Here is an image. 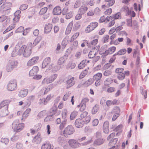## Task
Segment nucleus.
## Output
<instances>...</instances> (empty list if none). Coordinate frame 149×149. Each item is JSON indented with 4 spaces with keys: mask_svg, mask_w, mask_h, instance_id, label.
Returning <instances> with one entry per match:
<instances>
[{
    "mask_svg": "<svg viewBox=\"0 0 149 149\" xmlns=\"http://www.w3.org/2000/svg\"><path fill=\"white\" fill-rule=\"evenodd\" d=\"M46 111L45 110H43L40 112L38 113V116L40 117H42L45 116L46 114Z\"/></svg>",
    "mask_w": 149,
    "mask_h": 149,
    "instance_id": "e2e57ef3",
    "label": "nucleus"
},
{
    "mask_svg": "<svg viewBox=\"0 0 149 149\" xmlns=\"http://www.w3.org/2000/svg\"><path fill=\"white\" fill-rule=\"evenodd\" d=\"M52 28V25L51 24H47L45 25V33L47 34L49 33L51 30Z\"/></svg>",
    "mask_w": 149,
    "mask_h": 149,
    "instance_id": "a878e982",
    "label": "nucleus"
},
{
    "mask_svg": "<svg viewBox=\"0 0 149 149\" xmlns=\"http://www.w3.org/2000/svg\"><path fill=\"white\" fill-rule=\"evenodd\" d=\"M89 61L86 60H83L78 65V67L79 69L83 68L87 64L89 63Z\"/></svg>",
    "mask_w": 149,
    "mask_h": 149,
    "instance_id": "cd10ccee",
    "label": "nucleus"
},
{
    "mask_svg": "<svg viewBox=\"0 0 149 149\" xmlns=\"http://www.w3.org/2000/svg\"><path fill=\"white\" fill-rule=\"evenodd\" d=\"M113 82V80L111 78H107L104 81V84L105 85L110 84Z\"/></svg>",
    "mask_w": 149,
    "mask_h": 149,
    "instance_id": "58836bf2",
    "label": "nucleus"
},
{
    "mask_svg": "<svg viewBox=\"0 0 149 149\" xmlns=\"http://www.w3.org/2000/svg\"><path fill=\"white\" fill-rule=\"evenodd\" d=\"M98 42V40L97 39H95L93 41H92L91 42L90 44H89L90 47L91 48H92V49H94V47H95V45Z\"/></svg>",
    "mask_w": 149,
    "mask_h": 149,
    "instance_id": "e433bc0d",
    "label": "nucleus"
},
{
    "mask_svg": "<svg viewBox=\"0 0 149 149\" xmlns=\"http://www.w3.org/2000/svg\"><path fill=\"white\" fill-rule=\"evenodd\" d=\"M51 59L50 58H46L43 61L42 64V68H47L49 70L51 69L52 68V65H49L50 63Z\"/></svg>",
    "mask_w": 149,
    "mask_h": 149,
    "instance_id": "9d476101",
    "label": "nucleus"
},
{
    "mask_svg": "<svg viewBox=\"0 0 149 149\" xmlns=\"http://www.w3.org/2000/svg\"><path fill=\"white\" fill-rule=\"evenodd\" d=\"M109 22L107 25V26L109 27L112 26L115 23V21L114 19L111 20Z\"/></svg>",
    "mask_w": 149,
    "mask_h": 149,
    "instance_id": "69168bd1",
    "label": "nucleus"
},
{
    "mask_svg": "<svg viewBox=\"0 0 149 149\" xmlns=\"http://www.w3.org/2000/svg\"><path fill=\"white\" fill-rule=\"evenodd\" d=\"M70 93L69 92L66 93L63 97V100L64 101H65L67 100L68 97L70 96Z\"/></svg>",
    "mask_w": 149,
    "mask_h": 149,
    "instance_id": "774afa93",
    "label": "nucleus"
},
{
    "mask_svg": "<svg viewBox=\"0 0 149 149\" xmlns=\"http://www.w3.org/2000/svg\"><path fill=\"white\" fill-rule=\"evenodd\" d=\"M7 88L8 90L10 91H13L15 90L17 88L16 80L15 79L10 80L8 84Z\"/></svg>",
    "mask_w": 149,
    "mask_h": 149,
    "instance_id": "0eeeda50",
    "label": "nucleus"
},
{
    "mask_svg": "<svg viewBox=\"0 0 149 149\" xmlns=\"http://www.w3.org/2000/svg\"><path fill=\"white\" fill-rule=\"evenodd\" d=\"M83 1L85 3L91 6H93L94 4V2L92 0H83Z\"/></svg>",
    "mask_w": 149,
    "mask_h": 149,
    "instance_id": "37998d69",
    "label": "nucleus"
},
{
    "mask_svg": "<svg viewBox=\"0 0 149 149\" xmlns=\"http://www.w3.org/2000/svg\"><path fill=\"white\" fill-rule=\"evenodd\" d=\"M28 7V5L27 4H23L21 5L19 7V9L21 10H26Z\"/></svg>",
    "mask_w": 149,
    "mask_h": 149,
    "instance_id": "4d7b16f0",
    "label": "nucleus"
},
{
    "mask_svg": "<svg viewBox=\"0 0 149 149\" xmlns=\"http://www.w3.org/2000/svg\"><path fill=\"white\" fill-rule=\"evenodd\" d=\"M118 140V139L115 138L111 140L109 143V146H112V147L110 148L109 149H114L115 148V145L116 143Z\"/></svg>",
    "mask_w": 149,
    "mask_h": 149,
    "instance_id": "c85d7f7f",
    "label": "nucleus"
},
{
    "mask_svg": "<svg viewBox=\"0 0 149 149\" xmlns=\"http://www.w3.org/2000/svg\"><path fill=\"white\" fill-rule=\"evenodd\" d=\"M87 9L88 8L86 6L84 5L81 6L79 9L78 12L83 15L85 13Z\"/></svg>",
    "mask_w": 149,
    "mask_h": 149,
    "instance_id": "393cba45",
    "label": "nucleus"
},
{
    "mask_svg": "<svg viewBox=\"0 0 149 149\" xmlns=\"http://www.w3.org/2000/svg\"><path fill=\"white\" fill-rule=\"evenodd\" d=\"M57 141L59 143L60 145H62L65 142V141L64 138L61 136L58 137Z\"/></svg>",
    "mask_w": 149,
    "mask_h": 149,
    "instance_id": "a19ab883",
    "label": "nucleus"
},
{
    "mask_svg": "<svg viewBox=\"0 0 149 149\" xmlns=\"http://www.w3.org/2000/svg\"><path fill=\"white\" fill-rule=\"evenodd\" d=\"M127 52V50L125 49H120L116 53V54L118 55H121L124 54Z\"/></svg>",
    "mask_w": 149,
    "mask_h": 149,
    "instance_id": "ea45409f",
    "label": "nucleus"
},
{
    "mask_svg": "<svg viewBox=\"0 0 149 149\" xmlns=\"http://www.w3.org/2000/svg\"><path fill=\"white\" fill-rule=\"evenodd\" d=\"M78 107H79L80 111H84L86 108V104L81 103L79 105H77Z\"/></svg>",
    "mask_w": 149,
    "mask_h": 149,
    "instance_id": "a18cd8bd",
    "label": "nucleus"
},
{
    "mask_svg": "<svg viewBox=\"0 0 149 149\" xmlns=\"http://www.w3.org/2000/svg\"><path fill=\"white\" fill-rule=\"evenodd\" d=\"M66 60L65 57H61L58 61V64L59 65H62L64 63Z\"/></svg>",
    "mask_w": 149,
    "mask_h": 149,
    "instance_id": "c9c22d12",
    "label": "nucleus"
},
{
    "mask_svg": "<svg viewBox=\"0 0 149 149\" xmlns=\"http://www.w3.org/2000/svg\"><path fill=\"white\" fill-rule=\"evenodd\" d=\"M80 26V23L79 22H77L74 24L73 27V29L77 30L79 28Z\"/></svg>",
    "mask_w": 149,
    "mask_h": 149,
    "instance_id": "680f3d73",
    "label": "nucleus"
},
{
    "mask_svg": "<svg viewBox=\"0 0 149 149\" xmlns=\"http://www.w3.org/2000/svg\"><path fill=\"white\" fill-rule=\"evenodd\" d=\"M11 4L10 2L6 3L3 4L0 7V11L1 12H9L10 8L11 7Z\"/></svg>",
    "mask_w": 149,
    "mask_h": 149,
    "instance_id": "1a4fd4ad",
    "label": "nucleus"
},
{
    "mask_svg": "<svg viewBox=\"0 0 149 149\" xmlns=\"http://www.w3.org/2000/svg\"><path fill=\"white\" fill-rule=\"evenodd\" d=\"M100 46H96V47H94V49H92V50L89 52L88 54V56L89 58H93L95 57L96 54V52L98 49H99Z\"/></svg>",
    "mask_w": 149,
    "mask_h": 149,
    "instance_id": "ddd939ff",
    "label": "nucleus"
},
{
    "mask_svg": "<svg viewBox=\"0 0 149 149\" xmlns=\"http://www.w3.org/2000/svg\"><path fill=\"white\" fill-rule=\"evenodd\" d=\"M61 13V10L59 6H56L53 9V13L54 15H59Z\"/></svg>",
    "mask_w": 149,
    "mask_h": 149,
    "instance_id": "7c9ffc66",
    "label": "nucleus"
},
{
    "mask_svg": "<svg viewBox=\"0 0 149 149\" xmlns=\"http://www.w3.org/2000/svg\"><path fill=\"white\" fill-rule=\"evenodd\" d=\"M77 115V112L76 111H74L72 112L70 114V119L71 120H73Z\"/></svg>",
    "mask_w": 149,
    "mask_h": 149,
    "instance_id": "79ce46f5",
    "label": "nucleus"
},
{
    "mask_svg": "<svg viewBox=\"0 0 149 149\" xmlns=\"http://www.w3.org/2000/svg\"><path fill=\"white\" fill-rule=\"evenodd\" d=\"M73 24V21L71 22L68 24L65 32V34L68 35L70 33Z\"/></svg>",
    "mask_w": 149,
    "mask_h": 149,
    "instance_id": "5701e85b",
    "label": "nucleus"
},
{
    "mask_svg": "<svg viewBox=\"0 0 149 149\" xmlns=\"http://www.w3.org/2000/svg\"><path fill=\"white\" fill-rule=\"evenodd\" d=\"M38 56H34L30 59L27 62L26 65L28 67H31L36 63L39 59Z\"/></svg>",
    "mask_w": 149,
    "mask_h": 149,
    "instance_id": "9b49d317",
    "label": "nucleus"
},
{
    "mask_svg": "<svg viewBox=\"0 0 149 149\" xmlns=\"http://www.w3.org/2000/svg\"><path fill=\"white\" fill-rule=\"evenodd\" d=\"M50 88H43L41 90V93L44 94H46L50 90Z\"/></svg>",
    "mask_w": 149,
    "mask_h": 149,
    "instance_id": "de8ad7c7",
    "label": "nucleus"
},
{
    "mask_svg": "<svg viewBox=\"0 0 149 149\" xmlns=\"http://www.w3.org/2000/svg\"><path fill=\"white\" fill-rule=\"evenodd\" d=\"M57 108L55 107H53L50 110V112L52 113L51 115L47 116L46 118V119H50L51 118H52V116L56 112Z\"/></svg>",
    "mask_w": 149,
    "mask_h": 149,
    "instance_id": "72a5a7b5",
    "label": "nucleus"
},
{
    "mask_svg": "<svg viewBox=\"0 0 149 149\" xmlns=\"http://www.w3.org/2000/svg\"><path fill=\"white\" fill-rule=\"evenodd\" d=\"M116 47L114 46H112L109 48L108 50H106L105 54L107 55L109 54H112L116 50Z\"/></svg>",
    "mask_w": 149,
    "mask_h": 149,
    "instance_id": "bb28decb",
    "label": "nucleus"
},
{
    "mask_svg": "<svg viewBox=\"0 0 149 149\" xmlns=\"http://www.w3.org/2000/svg\"><path fill=\"white\" fill-rule=\"evenodd\" d=\"M112 17L111 16H110L109 17L107 16L106 18L104 16L101 17L99 20V22L100 23H102L104 22H105L106 20V23L107 22H109L110 20L111 19Z\"/></svg>",
    "mask_w": 149,
    "mask_h": 149,
    "instance_id": "c756f323",
    "label": "nucleus"
},
{
    "mask_svg": "<svg viewBox=\"0 0 149 149\" xmlns=\"http://www.w3.org/2000/svg\"><path fill=\"white\" fill-rule=\"evenodd\" d=\"M105 140V139L103 138L97 139L94 141L93 144L95 146H100L103 144Z\"/></svg>",
    "mask_w": 149,
    "mask_h": 149,
    "instance_id": "aec40b11",
    "label": "nucleus"
},
{
    "mask_svg": "<svg viewBox=\"0 0 149 149\" xmlns=\"http://www.w3.org/2000/svg\"><path fill=\"white\" fill-rule=\"evenodd\" d=\"M20 13L21 11L19 10L16 11L14 13L15 17L13 18V20L14 21L17 22L19 20L20 17Z\"/></svg>",
    "mask_w": 149,
    "mask_h": 149,
    "instance_id": "473e14b6",
    "label": "nucleus"
},
{
    "mask_svg": "<svg viewBox=\"0 0 149 149\" xmlns=\"http://www.w3.org/2000/svg\"><path fill=\"white\" fill-rule=\"evenodd\" d=\"M75 131L73 127L71 125H69L66 127L63 132V135L67 138L69 135L72 134Z\"/></svg>",
    "mask_w": 149,
    "mask_h": 149,
    "instance_id": "20e7f679",
    "label": "nucleus"
},
{
    "mask_svg": "<svg viewBox=\"0 0 149 149\" xmlns=\"http://www.w3.org/2000/svg\"><path fill=\"white\" fill-rule=\"evenodd\" d=\"M31 109L30 108L27 109L23 114L22 120H24L28 116L29 114L31 112Z\"/></svg>",
    "mask_w": 149,
    "mask_h": 149,
    "instance_id": "b1692460",
    "label": "nucleus"
},
{
    "mask_svg": "<svg viewBox=\"0 0 149 149\" xmlns=\"http://www.w3.org/2000/svg\"><path fill=\"white\" fill-rule=\"evenodd\" d=\"M122 125H120L117 126L114 129V131L120 132H121V129L122 128Z\"/></svg>",
    "mask_w": 149,
    "mask_h": 149,
    "instance_id": "338daca9",
    "label": "nucleus"
},
{
    "mask_svg": "<svg viewBox=\"0 0 149 149\" xmlns=\"http://www.w3.org/2000/svg\"><path fill=\"white\" fill-rule=\"evenodd\" d=\"M9 140L7 138H2L1 139V142L4 143L6 145H8Z\"/></svg>",
    "mask_w": 149,
    "mask_h": 149,
    "instance_id": "8fccbe9b",
    "label": "nucleus"
},
{
    "mask_svg": "<svg viewBox=\"0 0 149 149\" xmlns=\"http://www.w3.org/2000/svg\"><path fill=\"white\" fill-rule=\"evenodd\" d=\"M102 75L101 73H98L95 74L93 76V79L94 80L95 79L96 80H101L100 79L102 78Z\"/></svg>",
    "mask_w": 149,
    "mask_h": 149,
    "instance_id": "4c0bfd02",
    "label": "nucleus"
},
{
    "mask_svg": "<svg viewBox=\"0 0 149 149\" xmlns=\"http://www.w3.org/2000/svg\"><path fill=\"white\" fill-rule=\"evenodd\" d=\"M57 76V74H55L51 75L49 77L45 78L42 81V84L45 85L52 83L56 79Z\"/></svg>",
    "mask_w": 149,
    "mask_h": 149,
    "instance_id": "39448f33",
    "label": "nucleus"
},
{
    "mask_svg": "<svg viewBox=\"0 0 149 149\" xmlns=\"http://www.w3.org/2000/svg\"><path fill=\"white\" fill-rule=\"evenodd\" d=\"M84 123V121L79 118L76 119L75 122V126L77 128L82 127Z\"/></svg>",
    "mask_w": 149,
    "mask_h": 149,
    "instance_id": "2eb2a0df",
    "label": "nucleus"
},
{
    "mask_svg": "<svg viewBox=\"0 0 149 149\" xmlns=\"http://www.w3.org/2000/svg\"><path fill=\"white\" fill-rule=\"evenodd\" d=\"M28 93V90L27 89L21 90L18 93V96L21 98H23L26 97Z\"/></svg>",
    "mask_w": 149,
    "mask_h": 149,
    "instance_id": "6ab92c4d",
    "label": "nucleus"
},
{
    "mask_svg": "<svg viewBox=\"0 0 149 149\" xmlns=\"http://www.w3.org/2000/svg\"><path fill=\"white\" fill-rule=\"evenodd\" d=\"M15 27V25L14 23L13 24H11L9 26V27L6 29L4 31L3 33H5V31L8 32V31H10V30L14 29Z\"/></svg>",
    "mask_w": 149,
    "mask_h": 149,
    "instance_id": "5fc2aeb1",
    "label": "nucleus"
},
{
    "mask_svg": "<svg viewBox=\"0 0 149 149\" xmlns=\"http://www.w3.org/2000/svg\"><path fill=\"white\" fill-rule=\"evenodd\" d=\"M54 146L49 142L43 143L41 146V149H53Z\"/></svg>",
    "mask_w": 149,
    "mask_h": 149,
    "instance_id": "412c9836",
    "label": "nucleus"
},
{
    "mask_svg": "<svg viewBox=\"0 0 149 149\" xmlns=\"http://www.w3.org/2000/svg\"><path fill=\"white\" fill-rule=\"evenodd\" d=\"M98 25V23L97 22H94L91 23L86 29V32L87 33L90 32L96 27Z\"/></svg>",
    "mask_w": 149,
    "mask_h": 149,
    "instance_id": "f8f14e48",
    "label": "nucleus"
},
{
    "mask_svg": "<svg viewBox=\"0 0 149 149\" xmlns=\"http://www.w3.org/2000/svg\"><path fill=\"white\" fill-rule=\"evenodd\" d=\"M116 72L118 74L124 72V69L123 68H119L116 69L115 70Z\"/></svg>",
    "mask_w": 149,
    "mask_h": 149,
    "instance_id": "bf43d9fd",
    "label": "nucleus"
},
{
    "mask_svg": "<svg viewBox=\"0 0 149 149\" xmlns=\"http://www.w3.org/2000/svg\"><path fill=\"white\" fill-rule=\"evenodd\" d=\"M18 64L17 62L14 60H10L8 62L6 70L8 72L11 71L15 68H16Z\"/></svg>",
    "mask_w": 149,
    "mask_h": 149,
    "instance_id": "423d86ee",
    "label": "nucleus"
},
{
    "mask_svg": "<svg viewBox=\"0 0 149 149\" xmlns=\"http://www.w3.org/2000/svg\"><path fill=\"white\" fill-rule=\"evenodd\" d=\"M81 5V3L79 1H76L75 2L74 6V8H77L79 7Z\"/></svg>",
    "mask_w": 149,
    "mask_h": 149,
    "instance_id": "052dcab7",
    "label": "nucleus"
},
{
    "mask_svg": "<svg viewBox=\"0 0 149 149\" xmlns=\"http://www.w3.org/2000/svg\"><path fill=\"white\" fill-rule=\"evenodd\" d=\"M66 120H64L62 121V122L60 123V126H59V128L60 130H62L65 126L66 125Z\"/></svg>",
    "mask_w": 149,
    "mask_h": 149,
    "instance_id": "09e8293b",
    "label": "nucleus"
},
{
    "mask_svg": "<svg viewBox=\"0 0 149 149\" xmlns=\"http://www.w3.org/2000/svg\"><path fill=\"white\" fill-rule=\"evenodd\" d=\"M112 72L110 70H106L103 73V74L104 76H107L111 75Z\"/></svg>",
    "mask_w": 149,
    "mask_h": 149,
    "instance_id": "13d9d810",
    "label": "nucleus"
},
{
    "mask_svg": "<svg viewBox=\"0 0 149 149\" xmlns=\"http://www.w3.org/2000/svg\"><path fill=\"white\" fill-rule=\"evenodd\" d=\"M47 10V7H44L42 8L39 12V14L40 15H42L45 13Z\"/></svg>",
    "mask_w": 149,
    "mask_h": 149,
    "instance_id": "864d4df0",
    "label": "nucleus"
},
{
    "mask_svg": "<svg viewBox=\"0 0 149 149\" xmlns=\"http://www.w3.org/2000/svg\"><path fill=\"white\" fill-rule=\"evenodd\" d=\"M94 81V79L93 78H90L88 80L85 81L84 84V85L85 86H87L93 84Z\"/></svg>",
    "mask_w": 149,
    "mask_h": 149,
    "instance_id": "f704fd0d",
    "label": "nucleus"
},
{
    "mask_svg": "<svg viewBox=\"0 0 149 149\" xmlns=\"http://www.w3.org/2000/svg\"><path fill=\"white\" fill-rule=\"evenodd\" d=\"M75 82L74 77L68 78L65 81L66 84L67 85V88H70L73 86Z\"/></svg>",
    "mask_w": 149,
    "mask_h": 149,
    "instance_id": "4468645a",
    "label": "nucleus"
},
{
    "mask_svg": "<svg viewBox=\"0 0 149 149\" xmlns=\"http://www.w3.org/2000/svg\"><path fill=\"white\" fill-rule=\"evenodd\" d=\"M53 96L51 94H49L48 95L46 98L45 99V104H47L48 102L52 98Z\"/></svg>",
    "mask_w": 149,
    "mask_h": 149,
    "instance_id": "603ef678",
    "label": "nucleus"
},
{
    "mask_svg": "<svg viewBox=\"0 0 149 149\" xmlns=\"http://www.w3.org/2000/svg\"><path fill=\"white\" fill-rule=\"evenodd\" d=\"M24 127L23 123H19L18 120L14 121L12 125V128L15 132H19L22 130Z\"/></svg>",
    "mask_w": 149,
    "mask_h": 149,
    "instance_id": "7ed1b4c3",
    "label": "nucleus"
},
{
    "mask_svg": "<svg viewBox=\"0 0 149 149\" xmlns=\"http://www.w3.org/2000/svg\"><path fill=\"white\" fill-rule=\"evenodd\" d=\"M70 147L74 148H77L81 146V144L77 140L74 139H70L68 141Z\"/></svg>",
    "mask_w": 149,
    "mask_h": 149,
    "instance_id": "6e6552de",
    "label": "nucleus"
},
{
    "mask_svg": "<svg viewBox=\"0 0 149 149\" xmlns=\"http://www.w3.org/2000/svg\"><path fill=\"white\" fill-rule=\"evenodd\" d=\"M75 66V64L74 63H69L67 66V68L68 69H74Z\"/></svg>",
    "mask_w": 149,
    "mask_h": 149,
    "instance_id": "49530a36",
    "label": "nucleus"
},
{
    "mask_svg": "<svg viewBox=\"0 0 149 149\" xmlns=\"http://www.w3.org/2000/svg\"><path fill=\"white\" fill-rule=\"evenodd\" d=\"M59 82V81H56L54 83L50 84L49 86V88H50V89H51L57 86Z\"/></svg>",
    "mask_w": 149,
    "mask_h": 149,
    "instance_id": "3c124183",
    "label": "nucleus"
},
{
    "mask_svg": "<svg viewBox=\"0 0 149 149\" xmlns=\"http://www.w3.org/2000/svg\"><path fill=\"white\" fill-rule=\"evenodd\" d=\"M32 48L31 42H29L26 46L24 45L21 47L19 46H17L15 49L13 51L12 56L14 57L17 55H22L24 57L28 58L31 54Z\"/></svg>",
    "mask_w": 149,
    "mask_h": 149,
    "instance_id": "f257e3e1",
    "label": "nucleus"
},
{
    "mask_svg": "<svg viewBox=\"0 0 149 149\" xmlns=\"http://www.w3.org/2000/svg\"><path fill=\"white\" fill-rule=\"evenodd\" d=\"M69 42V37L68 36H66L62 42L61 44L63 48H64Z\"/></svg>",
    "mask_w": 149,
    "mask_h": 149,
    "instance_id": "2f4dec72",
    "label": "nucleus"
},
{
    "mask_svg": "<svg viewBox=\"0 0 149 149\" xmlns=\"http://www.w3.org/2000/svg\"><path fill=\"white\" fill-rule=\"evenodd\" d=\"M42 141V139L41 137L40 134L38 133L35 136L32 140V142L36 144H40Z\"/></svg>",
    "mask_w": 149,
    "mask_h": 149,
    "instance_id": "f3484780",
    "label": "nucleus"
},
{
    "mask_svg": "<svg viewBox=\"0 0 149 149\" xmlns=\"http://www.w3.org/2000/svg\"><path fill=\"white\" fill-rule=\"evenodd\" d=\"M88 71L86 70H85L82 71L80 74L79 78L80 79H82L87 74Z\"/></svg>",
    "mask_w": 149,
    "mask_h": 149,
    "instance_id": "c03bdc74",
    "label": "nucleus"
},
{
    "mask_svg": "<svg viewBox=\"0 0 149 149\" xmlns=\"http://www.w3.org/2000/svg\"><path fill=\"white\" fill-rule=\"evenodd\" d=\"M103 130L104 133L105 134L108 133L109 130V123L108 121H105L103 126Z\"/></svg>",
    "mask_w": 149,
    "mask_h": 149,
    "instance_id": "4be33fe9",
    "label": "nucleus"
},
{
    "mask_svg": "<svg viewBox=\"0 0 149 149\" xmlns=\"http://www.w3.org/2000/svg\"><path fill=\"white\" fill-rule=\"evenodd\" d=\"M129 74V71H125L124 72L118 74L117 75V78L119 80H122L125 79V75L128 76Z\"/></svg>",
    "mask_w": 149,
    "mask_h": 149,
    "instance_id": "dca6fc26",
    "label": "nucleus"
},
{
    "mask_svg": "<svg viewBox=\"0 0 149 149\" xmlns=\"http://www.w3.org/2000/svg\"><path fill=\"white\" fill-rule=\"evenodd\" d=\"M98 106L96 105H95L92 110V113L93 114H95L98 111Z\"/></svg>",
    "mask_w": 149,
    "mask_h": 149,
    "instance_id": "6e6d98bb",
    "label": "nucleus"
},
{
    "mask_svg": "<svg viewBox=\"0 0 149 149\" xmlns=\"http://www.w3.org/2000/svg\"><path fill=\"white\" fill-rule=\"evenodd\" d=\"M39 70L37 66H34L29 72L30 76H34L36 74Z\"/></svg>",
    "mask_w": 149,
    "mask_h": 149,
    "instance_id": "a211bd4d",
    "label": "nucleus"
},
{
    "mask_svg": "<svg viewBox=\"0 0 149 149\" xmlns=\"http://www.w3.org/2000/svg\"><path fill=\"white\" fill-rule=\"evenodd\" d=\"M112 112L113 113H119L120 112V109L119 108L117 107H114L112 111Z\"/></svg>",
    "mask_w": 149,
    "mask_h": 149,
    "instance_id": "0e129e2a",
    "label": "nucleus"
},
{
    "mask_svg": "<svg viewBox=\"0 0 149 149\" xmlns=\"http://www.w3.org/2000/svg\"><path fill=\"white\" fill-rule=\"evenodd\" d=\"M10 102V100H5L0 103V118L5 117L8 114V107Z\"/></svg>",
    "mask_w": 149,
    "mask_h": 149,
    "instance_id": "f03ea898",
    "label": "nucleus"
}]
</instances>
